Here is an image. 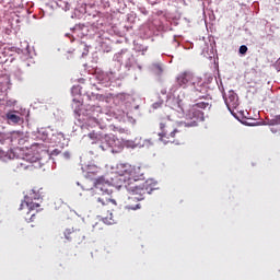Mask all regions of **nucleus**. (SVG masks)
Returning a JSON list of instances; mask_svg holds the SVG:
<instances>
[{"label":"nucleus","mask_w":280,"mask_h":280,"mask_svg":"<svg viewBox=\"0 0 280 280\" xmlns=\"http://www.w3.org/2000/svg\"><path fill=\"white\" fill-rule=\"evenodd\" d=\"M95 189H98V196L95 201V209L97 213H101V218L104 224H115L113 219V207H117V201L113 199V185L104 178V176L97 177L94 182Z\"/></svg>","instance_id":"1"},{"label":"nucleus","mask_w":280,"mask_h":280,"mask_svg":"<svg viewBox=\"0 0 280 280\" xmlns=\"http://www.w3.org/2000/svg\"><path fill=\"white\" fill-rule=\"evenodd\" d=\"M21 150L14 149L8 152L0 150L1 161L8 162L11 161V170L16 174L21 172H34L39 165L38 158L32 155H25V158L19 156Z\"/></svg>","instance_id":"2"},{"label":"nucleus","mask_w":280,"mask_h":280,"mask_svg":"<svg viewBox=\"0 0 280 280\" xmlns=\"http://www.w3.org/2000/svg\"><path fill=\"white\" fill-rule=\"evenodd\" d=\"M160 139L164 143H176L178 139H183V129L176 125V121L166 118L160 120Z\"/></svg>","instance_id":"3"},{"label":"nucleus","mask_w":280,"mask_h":280,"mask_svg":"<svg viewBox=\"0 0 280 280\" xmlns=\"http://www.w3.org/2000/svg\"><path fill=\"white\" fill-rule=\"evenodd\" d=\"M125 187L130 195L131 200H145V195L154 191V186L148 180L142 185L135 182H126Z\"/></svg>","instance_id":"4"},{"label":"nucleus","mask_w":280,"mask_h":280,"mask_svg":"<svg viewBox=\"0 0 280 280\" xmlns=\"http://www.w3.org/2000/svg\"><path fill=\"white\" fill-rule=\"evenodd\" d=\"M34 200H40V196H37L36 192H31L24 197V201L20 205V211H23L25 207L28 209L27 215H31V218H25L28 222H34L36 213H38V209L40 208V203L34 202Z\"/></svg>","instance_id":"5"},{"label":"nucleus","mask_w":280,"mask_h":280,"mask_svg":"<svg viewBox=\"0 0 280 280\" xmlns=\"http://www.w3.org/2000/svg\"><path fill=\"white\" fill-rule=\"evenodd\" d=\"M205 106L203 103H199L197 105H194L187 113L186 117L187 119H190V122H184L185 127H194L198 126V121H205V113L200 110L198 107Z\"/></svg>","instance_id":"6"},{"label":"nucleus","mask_w":280,"mask_h":280,"mask_svg":"<svg viewBox=\"0 0 280 280\" xmlns=\"http://www.w3.org/2000/svg\"><path fill=\"white\" fill-rule=\"evenodd\" d=\"M224 102L230 113H233V110L240 106V101L235 92H229L228 96L224 97Z\"/></svg>","instance_id":"7"},{"label":"nucleus","mask_w":280,"mask_h":280,"mask_svg":"<svg viewBox=\"0 0 280 280\" xmlns=\"http://www.w3.org/2000/svg\"><path fill=\"white\" fill-rule=\"evenodd\" d=\"M141 200L139 199H131L130 194H128V198L125 201V209L127 211H137L138 209H141Z\"/></svg>","instance_id":"8"},{"label":"nucleus","mask_w":280,"mask_h":280,"mask_svg":"<svg viewBox=\"0 0 280 280\" xmlns=\"http://www.w3.org/2000/svg\"><path fill=\"white\" fill-rule=\"evenodd\" d=\"M194 80V74L189 72H183L177 77V83L179 86H187Z\"/></svg>","instance_id":"9"},{"label":"nucleus","mask_w":280,"mask_h":280,"mask_svg":"<svg viewBox=\"0 0 280 280\" xmlns=\"http://www.w3.org/2000/svg\"><path fill=\"white\" fill-rule=\"evenodd\" d=\"M129 178L127 183H138V180H141L143 178V173H141V167H133L129 173Z\"/></svg>","instance_id":"10"},{"label":"nucleus","mask_w":280,"mask_h":280,"mask_svg":"<svg viewBox=\"0 0 280 280\" xmlns=\"http://www.w3.org/2000/svg\"><path fill=\"white\" fill-rule=\"evenodd\" d=\"M113 143H115L114 139L110 137H105V141L101 143L100 148L103 152H113Z\"/></svg>","instance_id":"11"},{"label":"nucleus","mask_w":280,"mask_h":280,"mask_svg":"<svg viewBox=\"0 0 280 280\" xmlns=\"http://www.w3.org/2000/svg\"><path fill=\"white\" fill-rule=\"evenodd\" d=\"M8 139H10L11 143H16V141L19 143H21V141H23V132H21V131H12L10 133V137H8Z\"/></svg>","instance_id":"12"},{"label":"nucleus","mask_w":280,"mask_h":280,"mask_svg":"<svg viewBox=\"0 0 280 280\" xmlns=\"http://www.w3.org/2000/svg\"><path fill=\"white\" fill-rule=\"evenodd\" d=\"M97 172H100V168L93 166V167H90L86 173V178H90V180H94L93 185H95V180H97V178H95V176L97 175Z\"/></svg>","instance_id":"13"},{"label":"nucleus","mask_w":280,"mask_h":280,"mask_svg":"<svg viewBox=\"0 0 280 280\" xmlns=\"http://www.w3.org/2000/svg\"><path fill=\"white\" fill-rule=\"evenodd\" d=\"M65 237L66 240H69L70 242L73 240H78V231L68 229L65 231Z\"/></svg>","instance_id":"14"},{"label":"nucleus","mask_w":280,"mask_h":280,"mask_svg":"<svg viewBox=\"0 0 280 280\" xmlns=\"http://www.w3.org/2000/svg\"><path fill=\"white\" fill-rule=\"evenodd\" d=\"M8 121H11V124H19L21 121V116L15 115L13 113L7 114Z\"/></svg>","instance_id":"15"},{"label":"nucleus","mask_w":280,"mask_h":280,"mask_svg":"<svg viewBox=\"0 0 280 280\" xmlns=\"http://www.w3.org/2000/svg\"><path fill=\"white\" fill-rule=\"evenodd\" d=\"M89 137L93 140V141H100V135L95 131H92L89 133Z\"/></svg>","instance_id":"16"},{"label":"nucleus","mask_w":280,"mask_h":280,"mask_svg":"<svg viewBox=\"0 0 280 280\" xmlns=\"http://www.w3.org/2000/svg\"><path fill=\"white\" fill-rule=\"evenodd\" d=\"M201 54L205 58L211 59V54L209 52V48H206V49L203 48Z\"/></svg>","instance_id":"17"},{"label":"nucleus","mask_w":280,"mask_h":280,"mask_svg":"<svg viewBox=\"0 0 280 280\" xmlns=\"http://www.w3.org/2000/svg\"><path fill=\"white\" fill-rule=\"evenodd\" d=\"M238 51L242 54V56H244L248 51V47L246 45H242Z\"/></svg>","instance_id":"18"},{"label":"nucleus","mask_w":280,"mask_h":280,"mask_svg":"<svg viewBox=\"0 0 280 280\" xmlns=\"http://www.w3.org/2000/svg\"><path fill=\"white\" fill-rule=\"evenodd\" d=\"M277 124H280V117L270 120V125H271V126H277Z\"/></svg>","instance_id":"19"},{"label":"nucleus","mask_w":280,"mask_h":280,"mask_svg":"<svg viewBox=\"0 0 280 280\" xmlns=\"http://www.w3.org/2000/svg\"><path fill=\"white\" fill-rule=\"evenodd\" d=\"M158 67V69L160 70V71H163L162 69H161V66H156Z\"/></svg>","instance_id":"20"},{"label":"nucleus","mask_w":280,"mask_h":280,"mask_svg":"<svg viewBox=\"0 0 280 280\" xmlns=\"http://www.w3.org/2000/svg\"><path fill=\"white\" fill-rule=\"evenodd\" d=\"M0 139H3V133H0Z\"/></svg>","instance_id":"21"},{"label":"nucleus","mask_w":280,"mask_h":280,"mask_svg":"<svg viewBox=\"0 0 280 280\" xmlns=\"http://www.w3.org/2000/svg\"><path fill=\"white\" fill-rule=\"evenodd\" d=\"M0 142H2V140L0 139ZM3 143V142H2Z\"/></svg>","instance_id":"22"}]
</instances>
